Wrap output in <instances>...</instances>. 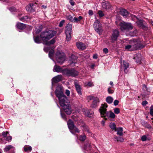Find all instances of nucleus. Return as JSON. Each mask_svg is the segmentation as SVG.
<instances>
[{
	"instance_id": "nucleus-1",
	"label": "nucleus",
	"mask_w": 153,
	"mask_h": 153,
	"mask_svg": "<svg viewBox=\"0 0 153 153\" xmlns=\"http://www.w3.org/2000/svg\"><path fill=\"white\" fill-rule=\"evenodd\" d=\"M55 31L52 30H48L42 32L40 35V37L36 36L34 38L35 42L39 43L42 42L43 43L46 45H49L53 44L55 42V40L53 39L50 41H48L51 38L53 37L56 34Z\"/></svg>"
},
{
	"instance_id": "nucleus-2",
	"label": "nucleus",
	"mask_w": 153,
	"mask_h": 153,
	"mask_svg": "<svg viewBox=\"0 0 153 153\" xmlns=\"http://www.w3.org/2000/svg\"><path fill=\"white\" fill-rule=\"evenodd\" d=\"M107 107L108 105L106 104L105 103L102 105V106L99 109L101 117H104L105 120H107V118H106V117H108L110 119H114L116 117V115L114 113L111 111H107L106 108Z\"/></svg>"
},
{
	"instance_id": "nucleus-3",
	"label": "nucleus",
	"mask_w": 153,
	"mask_h": 153,
	"mask_svg": "<svg viewBox=\"0 0 153 153\" xmlns=\"http://www.w3.org/2000/svg\"><path fill=\"white\" fill-rule=\"evenodd\" d=\"M58 99L59 104L64 111L67 114H70L71 113V110L70 106L69 100L67 99L65 96L58 98Z\"/></svg>"
},
{
	"instance_id": "nucleus-4",
	"label": "nucleus",
	"mask_w": 153,
	"mask_h": 153,
	"mask_svg": "<svg viewBox=\"0 0 153 153\" xmlns=\"http://www.w3.org/2000/svg\"><path fill=\"white\" fill-rule=\"evenodd\" d=\"M55 57L57 62L60 64L63 63L65 59L64 53H61L59 51L56 52Z\"/></svg>"
},
{
	"instance_id": "nucleus-5",
	"label": "nucleus",
	"mask_w": 153,
	"mask_h": 153,
	"mask_svg": "<svg viewBox=\"0 0 153 153\" xmlns=\"http://www.w3.org/2000/svg\"><path fill=\"white\" fill-rule=\"evenodd\" d=\"M63 74L67 76L76 77L78 75V72L73 69H65L63 71Z\"/></svg>"
},
{
	"instance_id": "nucleus-6",
	"label": "nucleus",
	"mask_w": 153,
	"mask_h": 153,
	"mask_svg": "<svg viewBox=\"0 0 153 153\" xmlns=\"http://www.w3.org/2000/svg\"><path fill=\"white\" fill-rule=\"evenodd\" d=\"M120 29L123 31L131 30L133 27L131 23H127L124 22H120L119 24Z\"/></svg>"
},
{
	"instance_id": "nucleus-7",
	"label": "nucleus",
	"mask_w": 153,
	"mask_h": 153,
	"mask_svg": "<svg viewBox=\"0 0 153 153\" xmlns=\"http://www.w3.org/2000/svg\"><path fill=\"white\" fill-rule=\"evenodd\" d=\"M94 27L95 31L99 35H101L103 32L102 25L98 20H96L94 24Z\"/></svg>"
},
{
	"instance_id": "nucleus-8",
	"label": "nucleus",
	"mask_w": 153,
	"mask_h": 153,
	"mask_svg": "<svg viewBox=\"0 0 153 153\" xmlns=\"http://www.w3.org/2000/svg\"><path fill=\"white\" fill-rule=\"evenodd\" d=\"M71 29L72 25L69 24H67L65 28V33L66 36V40L67 41H69L71 39Z\"/></svg>"
},
{
	"instance_id": "nucleus-9",
	"label": "nucleus",
	"mask_w": 153,
	"mask_h": 153,
	"mask_svg": "<svg viewBox=\"0 0 153 153\" xmlns=\"http://www.w3.org/2000/svg\"><path fill=\"white\" fill-rule=\"evenodd\" d=\"M68 126L71 132L72 133L73 131L79 133V131L75 126H74L72 121L69 120L67 122Z\"/></svg>"
},
{
	"instance_id": "nucleus-10",
	"label": "nucleus",
	"mask_w": 153,
	"mask_h": 153,
	"mask_svg": "<svg viewBox=\"0 0 153 153\" xmlns=\"http://www.w3.org/2000/svg\"><path fill=\"white\" fill-rule=\"evenodd\" d=\"M55 93L56 96L58 98L65 96L63 94L62 87L61 85H58L57 87Z\"/></svg>"
},
{
	"instance_id": "nucleus-11",
	"label": "nucleus",
	"mask_w": 153,
	"mask_h": 153,
	"mask_svg": "<svg viewBox=\"0 0 153 153\" xmlns=\"http://www.w3.org/2000/svg\"><path fill=\"white\" fill-rule=\"evenodd\" d=\"M119 35V32L117 30H114L111 37L110 40L112 42H114L116 41Z\"/></svg>"
},
{
	"instance_id": "nucleus-12",
	"label": "nucleus",
	"mask_w": 153,
	"mask_h": 153,
	"mask_svg": "<svg viewBox=\"0 0 153 153\" xmlns=\"http://www.w3.org/2000/svg\"><path fill=\"white\" fill-rule=\"evenodd\" d=\"M129 67V64L127 62L123 61V63L121 64V68L124 70V72L126 73L128 72L127 68Z\"/></svg>"
},
{
	"instance_id": "nucleus-13",
	"label": "nucleus",
	"mask_w": 153,
	"mask_h": 153,
	"mask_svg": "<svg viewBox=\"0 0 153 153\" xmlns=\"http://www.w3.org/2000/svg\"><path fill=\"white\" fill-rule=\"evenodd\" d=\"M82 111L85 115L87 116H90V115L94 113L93 111H90L86 108L82 109Z\"/></svg>"
},
{
	"instance_id": "nucleus-14",
	"label": "nucleus",
	"mask_w": 153,
	"mask_h": 153,
	"mask_svg": "<svg viewBox=\"0 0 153 153\" xmlns=\"http://www.w3.org/2000/svg\"><path fill=\"white\" fill-rule=\"evenodd\" d=\"M134 42L131 41V45H128L125 47V49L126 50L128 51H132L134 49L135 44H133Z\"/></svg>"
},
{
	"instance_id": "nucleus-15",
	"label": "nucleus",
	"mask_w": 153,
	"mask_h": 153,
	"mask_svg": "<svg viewBox=\"0 0 153 153\" xmlns=\"http://www.w3.org/2000/svg\"><path fill=\"white\" fill-rule=\"evenodd\" d=\"M76 45L77 48L79 50H83L86 48V46L80 42H77Z\"/></svg>"
},
{
	"instance_id": "nucleus-16",
	"label": "nucleus",
	"mask_w": 153,
	"mask_h": 153,
	"mask_svg": "<svg viewBox=\"0 0 153 153\" xmlns=\"http://www.w3.org/2000/svg\"><path fill=\"white\" fill-rule=\"evenodd\" d=\"M62 78V76L61 75H58L54 77L52 79V84H53L54 83H57L59 82L61 80Z\"/></svg>"
},
{
	"instance_id": "nucleus-17",
	"label": "nucleus",
	"mask_w": 153,
	"mask_h": 153,
	"mask_svg": "<svg viewBox=\"0 0 153 153\" xmlns=\"http://www.w3.org/2000/svg\"><path fill=\"white\" fill-rule=\"evenodd\" d=\"M134 59H135L136 62L140 64L141 60V56L140 53L135 55L134 57Z\"/></svg>"
},
{
	"instance_id": "nucleus-18",
	"label": "nucleus",
	"mask_w": 153,
	"mask_h": 153,
	"mask_svg": "<svg viewBox=\"0 0 153 153\" xmlns=\"http://www.w3.org/2000/svg\"><path fill=\"white\" fill-rule=\"evenodd\" d=\"M65 69H63L60 67L55 65L53 68V71L54 72H61L63 74V71Z\"/></svg>"
},
{
	"instance_id": "nucleus-19",
	"label": "nucleus",
	"mask_w": 153,
	"mask_h": 153,
	"mask_svg": "<svg viewBox=\"0 0 153 153\" xmlns=\"http://www.w3.org/2000/svg\"><path fill=\"white\" fill-rule=\"evenodd\" d=\"M102 7L105 9H107L111 7V5L107 1H103L102 3Z\"/></svg>"
},
{
	"instance_id": "nucleus-20",
	"label": "nucleus",
	"mask_w": 153,
	"mask_h": 153,
	"mask_svg": "<svg viewBox=\"0 0 153 153\" xmlns=\"http://www.w3.org/2000/svg\"><path fill=\"white\" fill-rule=\"evenodd\" d=\"M99 102V99L97 98H95L93 99V101L92 104H91V106L93 108H95L97 107L98 105V103Z\"/></svg>"
},
{
	"instance_id": "nucleus-21",
	"label": "nucleus",
	"mask_w": 153,
	"mask_h": 153,
	"mask_svg": "<svg viewBox=\"0 0 153 153\" xmlns=\"http://www.w3.org/2000/svg\"><path fill=\"white\" fill-rule=\"evenodd\" d=\"M26 10L29 12H32L34 11V7L33 4H30L26 7Z\"/></svg>"
},
{
	"instance_id": "nucleus-22",
	"label": "nucleus",
	"mask_w": 153,
	"mask_h": 153,
	"mask_svg": "<svg viewBox=\"0 0 153 153\" xmlns=\"http://www.w3.org/2000/svg\"><path fill=\"white\" fill-rule=\"evenodd\" d=\"M74 85H75L76 90L79 94H82L81 88L80 86L78 84V82L76 81H74Z\"/></svg>"
},
{
	"instance_id": "nucleus-23",
	"label": "nucleus",
	"mask_w": 153,
	"mask_h": 153,
	"mask_svg": "<svg viewBox=\"0 0 153 153\" xmlns=\"http://www.w3.org/2000/svg\"><path fill=\"white\" fill-rule=\"evenodd\" d=\"M71 58L73 59H71L70 60V65L72 66H73L75 65V64L76 63V57L74 56H72Z\"/></svg>"
},
{
	"instance_id": "nucleus-24",
	"label": "nucleus",
	"mask_w": 153,
	"mask_h": 153,
	"mask_svg": "<svg viewBox=\"0 0 153 153\" xmlns=\"http://www.w3.org/2000/svg\"><path fill=\"white\" fill-rule=\"evenodd\" d=\"M115 131H117V134L120 136H122L123 134V129L122 128H117L115 130Z\"/></svg>"
},
{
	"instance_id": "nucleus-25",
	"label": "nucleus",
	"mask_w": 153,
	"mask_h": 153,
	"mask_svg": "<svg viewBox=\"0 0 153 153\" xmlns=\"http://www.w3.org/2000/svg\"><path fill=\"white\" fill-rule=\"evenodd\" d=\"M120 14L123 16L126 17L128 15V11L125 9H122L120 11Z\"/></svg>"
},
{
	"instance_id": "nucleus-26",
	"label": "nucleus",
	"mask_w": 153,
	"mask_h": 153,
	"mask_svg": "<svg viewBox=\"0 0 153 153\" xmlns=\"http://www.w3.org/2000/svg\"><path fill=\"white\" fill-rule=\"evenodd\" d=\"M16 27L19 29H23L25 28V25L23 23H19L16 25Z\"/></svg>"
},
{
	"instance_id": "nucleus-27",
	"label": "nucleus",
	"mask_w": 153,
	"mask_h": 153,
	"mask_svg": "<svg viewBox=\"0 0 153 153\" xmlns=\"http://www.w3.org/2000/svg\"><path fill=\"white\" fill-rule=\"evenodd\" d=\"M82 19V17L81 16H79V17H74V20H73V22H77L80 21Z\"/></svg>"
},
{
	"instance_id": "nucleus-28",
	"label": "nucleus",
	"mask_w": 153,
	"mask_h": 153,
	"mask_svg": "<svg viewBox=\"0 0 153 153\" xmlns=\"http://www.w3.org/2000/svg\"><path fill=\"white\" fill-rule=\"evenodd\" d=\"M113 98L110 96L108 97L106 100V101L107 103L109 104L112 103L113 101Z\"/></svg>"
},
{
	"instance_id": "nucleus-29",
	"label": "nucleus",
	"mask_w": 153,
	"mask_h": 153,
	"mask_svg": "<svg viewBox=\"0 0 153 153\" xmlns=\"http://www.w3.org/2000/svg\"><path fill=\"white\" fill-rule=\"evenodd\" d=\"M24 150L25 152H29L32 150V147L31 146H25L24 147Z\"/></svg>"
},
{
	"instance_id": "nucleus-30",
	"label": "nucleus",
	"mask_w": 153,
	"mask_h": 153,
	"mask_svg": "<svg viewBox=\"0 0 153 153\" xmlns=\"http://www.w3.org/2000/svg\"><path fill=\"white\" fill-rule=\"evenodd\" d=\"M72 118L76 122L80 121V119L76 115H74L72 116Z\"/></svg>"
},
{
	"instance_id": "nucleus-31",
	"label": "nucleus",
	"mask_w": 153,
	"mask_h": 153,
	"mask_svg": "<svg viewBox=\"0 0 153 153\" xmlns=\"http://www.w3.org/2000/svg\"><path fill=\"white\" fill-rule=\"evenodd\" d=\"M115 140L118 142H123L124 141V139L123 138L121 137H118L117 136H115L114 137Z\"/></svg>"
},
{
	"instance_id": "nucleus-32",
	"label": "nucleus",
	"mask_w": 153,
	"mask_h": 153,
	"mask_svg": "<svg viewBox=\"0 0 153 153\" xmlns=\"http://www.w3.org/2000/svg\"><path fill=\"white\" fill-rule=\"evenodd\" d=\"M137 33V30H135L134 31L129 32V35L131 36H134L136 35Z\"/></svg>"
},
{
	"instance_id": "nucleus-33",
	"label": "nucleus",
	"mask_w": 153,
	"mask_h": 153,
	"mask_svg": "<svg viewBox=\"0 0 153 153\" xmlns=\"http://www.w3.org/2000/svg\"><path fill=\"white\" fill-rule=\"evenodd\" d=\"M13 147L11 145L7 146L5 147L4 149V151L7 152L10 150L11 149L13 148Z\"/></svg>"
},
{
	"instance_id": "nucleus-34",
	"label": "nucleus",
	"mask_w": 153,
	"mask_h": 153,
	"mask_svg": "<svg viewBox=\"0 0 153 153\" xmlns=\"http://www.w3.org/2000/svg\"><path fill=\"white\" fill-rule=\"evenodd\" d=\"M109 126L111 129L114 130V131L117 128L116 125L114 123H111L110 124Z\"/></svg>"
},
{
	"instance_id": "nucleus-35",
	"label": "nucleus",
	"mask_w": 153,
	"mask_h": 153,
	"mask_svg": "<svg viewBox=\"0 0 153 153\" xmlns=\"http://www.w3.org/2000/svg\"><path fill=\"white\" fill-rule=\"evenodd\" d=\"M91 146V143L88 142L86 143V144L84 145V147L85 149H90Z\"/></svg>"
},
{
	"instance_id": "nucleus-36",
	"label": "nucleus",
	"mask_w": 153,
	"mask_h": 153,
	"mask_svg": "<svg viewBox=\"0 0 153 153\" xmlns=\"http://www.w3.org/2000/svg\"><path fill=\"white\" fill-rule=\"evenodd\" d=\"M54 53V50L53 49L51 50L49 52V57L51 59H52V57L53 55V54Z\"/></svg>"
},
{
	"instance_id": "nucleus-37",
	"label": "nucleus",
	"mask_w": 153,
	"mask_h": 153,
	"mask_svg": "<svg viewBox=\"0 0 153 153\" xmlns=\"http://www.w3.org/2000/svg\"><path fill=\"white\" fill-rule=\"evenodd\" d=\"M66 18L67 19L69 20L72 22H73L74 18H73V17L71 15H68V16H66Z\"/></svg>"
},
{
	"instance_id": "nucleus-38",
	"label": "nucleus",
	"mask_w": 153,
	"mask_h": 153,
	"mask_svg": "<svg viewBox=\"0 0 153 153\" xmlns=\"http://www.w3.org/2000/svg\"><path fill=\"white\" fill-rule=\"evenodd\" d=\"M79 139L81 141H83L86 139V136L85 135H82L80 136Z\"/></svg>"
},
{
	"instance_id": "nucleus-39",
	"label": "nucleus",
	"mask_w": 153,
	"mask_h": 153,
	"mask_svg": "<svg viewBox=\"0 0 153 153\" xmlns=\"http://www.w3.org/2000/svg\"><path fill=\"white\" fill-rule=\"evenodd\" d=\"M114 113L117 114H118L120 112V110L118 108H115L114 109Z\"/></svg>"
},
{
	"instance_id": "nucleus-40",
	"label": "nucleus",
	"mask_w": 153,
	"mask_h": 153,
	"mask_svg": "<svg viewBox=\"0 0 153 153\" xmlns=\"http://www.w3.org/2000/svg\"><path fill=\"white\" fill-rule=\"evenodd\" d=\"M86 86H88L89 87H92L94 85L93 84L92 82H89L85 83Z\"/></svg>"
},
{
	"instance_id": "nucleus-41",
	"label": "nucleus",
	"mask_w": 153,
	"mask_h": 153,
	"mask_svg": "<svg viewBox=\"0 0 153 153\" xmlns=\"http://www.w3.org/2000/svg\"><path fill=\"white\" fill-rule=\"evenodd\" d=\"M108 91L109 94H112L113 93L114 91L111 89V87H109L108 89Z\"/></svg>"
},
{
	"instance_id": "nucleus-42",
	"label": "nucleus",
	"mask_w": 153,
	"mask_h": 153,
	"mask_svg": "<svg viewBox=\"0 0 153 153\" xmlns=\"http://www.w3.org/2000/svg\"><path fill=\"white\" fill-rule=\"evenodd\" d=\"M98 13L100 17H102L104 16V14L102 12L101 10H99L98 11Z\"/></svg>"
},
{
	"instance_id": "nucleus-43",
	"label": "nucleus",
	"mask_w": 153,
	"mask_h": 153,
	"mask_svg": "<svg viewBox=\"0 0 153 153\" xmlns=\"http://www.w3.org/2000/svg\"><path fill=\"white\" fill-rule=\"evenodd\" d=\"M8 134V132L7 131L6 132H3L2 133V135L4 137H7V134Z\"/></svg>"
},
{
	"instance_id": "nucleus-44",
	"label": "nucleus",
	"mask_w": 153,
	"mask_h": 153,
	"mask_svg": "<svg viewBox=\"0 0 153 153\" xmlns=\"http://www.w3.org/2000/svg\"><path fill=\"white\" fill-rule=\"evenodd\" d=\"M150 113L151 115L153 116V105L150 108Z\"/></svg>"
},
{
	"instance_id": "nucleus-45",
	"label": "nucleus",
	"mask_w": 153,
	"mask_h": 153,
	"mask_svg": "<svg viewBox=\"0 0 153 153\" xmlns=\"http://www.w3.org/2000/svg\"><path fill=\"white\" fill-rule=\"evenodd\" d=\"M65 22V21L64 20H63L62 21H61L59 24V26L60 27H62L63 26Z\"/></svg>"
},
{
	"instance_id": "nucleus-46",
	"label": "nucleus",
	"mask_w": 153,
	"mask_h": 153,
	"mask_svg": "<svg viewBox=\"0 0 153 153\" xmlns=\"http://www.w3.org/2000/svg\"><path fill=\"white\" fill-rule=\"evenodd\" d=\"M119 101L117 100H115L114 102V104L115 106L117 105L119 103Z\"/></svg>"
},
{
	"instance_id": "nucleus-47",
	"label": "nucleus",
	"mask_w": 153,
	"mask_h": 153,
	"mask_svg": "<svg viewBox=\"0 0 153 153\" xmlns=\"http://www.w3.org/2000/svg\"><path fill=\"white\" fill-rule=\"evenodd\" d=\"M146 136L145 135L141 137V140L143 141H145L146 140Z\"/></svg>"
},
{
	"instance_id": "nucleus-48",
	"label": "nucleus",
	"mask_w": 153,
	"mask_h": 153,
	"mask_svg": "<svg viewBox=\"0 0 153 153\" xmlns=\"http://www.w3.org/2000/svg\"><path fill=\"white\" fill-rule=\"evenodd\" d=\"M83 128L84 129L85 131H87L88 132H89V129L88 128L85 126H83Z\"/></svg>"
},
{
	"instance_id": "nucleus-49",
	"label": "nucleus",
	"mask_w": 153,
	"mask_h": 153,
	"mask_svg": "<svg viewBox=\"0 0 153 153\" xmlns=\"http://www.w3.org/2000/svg\"><path fill=\"white\" fill-rule=\"evenodd\" d=\"M103 51L105 53H107L108 52V49L106 48L103 49Z\"/></svg>"
},
{
	"instance_id": "nucleus-50",
	"label": "nucleus",
	"mask_w": 153,
	"mask_h": 153,
	"mask_svg": "<svg viewBox=\"0 0 153 153\" xmlns=\"http://www.w3.org/2000/svg\"><path fill=\"white\" fill-rule=\"evenodd\" d=\"M70 3L72 6L74 5L75 4V3L73 1V0H70Z\"/></svg>"
},
{
	"instance_id": "nucleus-51",
	"label": "nucleus",
	"mask_w": 153,
	"mask_h": 153,
	"mask_svg": "<svg viewBox=\"0 0 153 153\" xmlns=\"http://www.w3.org/2000/svg\"><path fill=\"white\" fill-rule=\"evenodd\" d=\"M49 50V48L48 47H45L44 49V50L45 51L47 52Z\"/></svg>"
},
{
	"instance_id": "nucleus-52",
	"label": "nucleus",
	"mask_w": 153,
	"mask_h": 153,
	"mask_svg": "<svg viewBox=\"0 0 153 153\" xmlns=\"http://www.w3.org/2000/svg\"><path fill=\"white\" fill-rule=\"evenodd\" d=\"M146 127L148 128H151V126L149 124L147 123H146V124L144 125Z\"/></svg>"
},
{
	"instance_id": "nucleus-53",
	"label": "nucleus",
	"mask_w": 153,
	"mask_h": 153,
	"mask_svg": "<svg viewBox=\"0 0 153 153\" xmlns=\"http://www.w3.org/2000/svg\"><path fill=\"white\" fill-rule=\"evenodd\" d=\"M34 31L36 33H39L41 31V30L39 29H35V30H34Z\"/></svg>"
},
{
	"instance_id": "nucleus-54",
	"label": "nucleus",
	"mask_w": 153,
	"mask_h": 153,
	"mask_svg": "<svg viewBox=\"0 0 153 153\" xmlns=\"http://www.w3.org/2000/svg\"><path fill=\"white\" fill-rule=\"evenodd\" d=\"M147 103V102L146 101H143L142 103V104L143 105H146Z\"/></svg>"
},
{
	"instance_id": "nucleus-55",
	"label": "nucleus",
	"mask_w": 153,
	"mask_h": 153,
	"mask_svg": "<svg viewBox=\"0 0 153 153\" xmlns=\"http://www.w3.org/2000/svg\"><path fill=\"white\" fill-rule=\"evenodd\" d=\"M10 10L11 11H15L16 10V9L14 7H11L10 8Z\"/></svg>"
},
{
	"instance_id": "nucleus-56",
	"label": "nucleus",
	"mask_w": 153,
	"mask_h": 153,
	"mask_svg": "<svg viewBox=\"0 0 153 153\" xmlns=\"http://www.w3.org/2000/svg\"><path fill=\"white\" fill-rule=\"evenodd\" d=\"M65 93L67 96H68L70 95V91L68 90H66Z\"/></svg>"
},
{
	"instance_id": "nucleus-57",
	"label": "nucleus",
	"mask_w": 153,
	"mask_h": 153,
	"mask_svg": "<svg viewBox=\"0 0 153 153\" xmlns=\"http://www.w3.org/2000/svg\"><path fill=\"white\" fill-rule=\"evenodd\" d=\"M105 120H102L101 122V124L103 126H104L105 125Z\"/></svg>"
},
{
	"instance_id": "nucleus-58",
	"label": "nucleus",
	"mask_w": 153,
	"mask_h": 153,
	"mask_svg": "<svg viewBox=\"0 0 153 153\" xmlns=\"http://www.w3.org/2000/svg\"><path fill=\"white\" fill-rule=\"evenodd\" d=\"M27 18V16H26L25 17H22V18H21L20 19L22 21H23L25 19H26Z\"/></svg>"
},
{
	"instance_id": "nucleus-59",
	"label": "nucleus",
	"mask_w": 153,
	"mask_h": 153,
	"mask_svg": "<svg viewBox=\"0 0 153 153\" xmlns=\"http://www.w3.org/2000/svg\"><path fill=\"white\" fill-rule=\"evenodd\" d=\"M88 13L89 15H92L93 14V11L92 10H89Z\"/></svg>"
},
{
	"instance_id": "nucleus-60",
	"label": "nucleus",
	"mask_w": 153,
	"mask_h": 153,
	"mask_svg": "<svg viewBox=\"0 0 153 153\" xmlns=\"http://www.w3.org/2000/svg\"><path fill=\"white\" fill-rule=\"evenodd\" d=\"M61 116H62V118H63V119H65V115L64 114H62L61 112Z\"/></svg>"
},
{
	"instance_id": "nucleus-61",
	"label": "nucleus",
	"mask_w": 153,
	"mask_h": 153,
	"mask_svg": "<svg viewBox=\"0 0 153 153\" xmlns=\"http://www.w3.org/2000/svg\"><path fill=\"white\" fill-rule=\"evenodd\" d=\"M93 58L95 59H97V55L96 54L94 55L93 56Z\"/></svg>"
},
{
	"instance_id": "nucleus-62",
	"label": "nucleus",
	"mask_w": 153,
	"mask_h": 153,
	"mask_svg": "<svg viewBox=\"0 0 153 153\" xmlns=\"http://www.w3.org/2000/svg\"><path fill=\"white\" fill-rule=\"evenodd\" d=\"M12 139V138H11V137H7V138H6V140H11Z\"/></svg>"
},
{
	"instance_id": "nucleus-63",
	"label": "nucleus",
	"mask_w": 153,
	"mask_h": 153,
	"mask_svg": "<svg viewBox=\"0 0 153 153\" xmlns=\"http://www.w3.org/2000/svg\"><path fill=\"white\" fill-rule=\"evenodd\" d=\"M94 66H95L94 64H92L91 66V68H93L94 67Z\"/></svg>"
},
{
	"instance_id": "nucleus-64",
	"label": "nucleus",
	"mask_w": 153,
	"mask_h": 153,
	"mask_svg": "<svg viewBox=\"0 0 153 153\" xmlns=\"http://www.w3.org/2000/svg\"><path fill=\"white\" fill-rule=\"evenodd\" d=\"M110 84L111 86H113V82L112 81H111L110 83Z\"/></svg>"
}]
</instances>
